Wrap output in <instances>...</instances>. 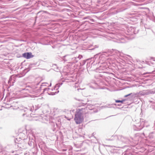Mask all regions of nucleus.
<instances>
[{
  "label": "nucleus",
  "mask_w": 155,
  "mask_h": 155,
  "mask_svg": "<svg viewBox=\"0 0 155 155\" xmlns=\"http://www.w3.org/2000/svg\"><path fill=\"white\" fill-rule=\"evenodd\" d=\"M49 88L48 87L45 88L44 89V91H48V90H49Z\"/></svg>",
  "instance_id": "obj_9"
},
{
  "label": "nucleus",
  "mask_w": 155,
  "mask_h": 155,
  "mask_svg": "<svg viewBox=\"0 0 155 155\" xmlns=\"http://www.w3.org/2000/svg\"><path fill=\"white\" fill-rule=\"evenodd\" d=\"M62 84V83H61V84H57L56 85V86L57 87H59Z\"/></svg>",
  "instance_id": "obj_7"
},
{
  "label": "nucleus",
  "mask_w": 155,
  "mask_h": 155,
  "mask_svg": "<svg viewBox=\"0 0 155 155\" xmlns=\"http://www.w3.org/2000/svg\"><path fill=\"white\" fill-rule=\"evenodd\" d=\"M72 61L73 63H76L78 61V60H77V58H72Z\"/></svg>",
  "instance_id": "obj_4"
},
{
  "label": "nucleus",
  "mask_w": 155,
  "mask_h": 155,
  "mask_svg": "<svg viewBox=\"0 0 155 155\" xmlns=\"http://www.w3.org/2000/svg\"><path fill=\"white\" fill-rule=\"evenodd\" d=\"M154 93L153 91L151 90H147L140 92V94L143 96L153 94Z\"/></svg>",
  "instance_id": "obj_2"
},
{
  "label": "nucleus",
  "mask_w": 155,
  "mask_h": 155,
  "mask_svg": "<svg viewBox=\"0 0 155 155\" xmlns=\"http://www.w3.org/2000/svg\"><path fill=\"white\" fill-rule=\"evenodd\" d=\"M133 94L132 93H131L130 94H129L127 95H125L124 96V97H127L128 96H131L132 94Z\"/></svg>",
  "instance_id": "obj_6"
},
{
  "label": "nucleus",
  "mask_w": 155,
  "mask_h": 155,
  "mask_svg": "<svg viewBox=\"0 0 155 155\" xmlns=\"http://www.w3.org/2000/svg\"><path fill=\"white\" fill-rule=\"evenodd\" d=\"M74 120L77 124H80L82 123L84 120V115L82 110L78 109L75 114Z\"/></svg>",
  "instance_id": "obj_1"
},
{
  "label": "nucleus",
  "mask_w": 155,
  "mask_h": 155,
  "mask_svg": "<svg viewBox=\"0 0 155 155\" xmlns=\"http://www.w3.org/2000/svg\"><path fill=\"white\" fill-rule=\"evenodd\" d=\"M82 58V56L81 55H79L78 57V58L79 60L81 59Z\"/></svg>",
  "instance_id": "obj_8"
},
{
  "label": "nucleus",
  "mask_w": 155,
  "mask_h": 155,
  "mask_svg": "<svg viewBox=\"0 0 155 155\" xmlns=\"http://www.w3.org/2000/svg\"><path fill=\"white\" fill-rule=\"evenodd\" d=\"M78 100V101H81V100H80V99H79V100Z\"/></svg>",
  "instance_id": "obj_11"
},
{
  "label": "nucleus",
  "mask_w": 155,
  "mask_h": 155,
  "mask_svg": "<svg viewBox=\"0 0 155 155\" xmlns=\"http://www.w3.org/2000/svg\"><path fill=\"white\" fill-rule=\"evenodd\" d=\"M51 84H50V86H51Z\"/></svg>",
  "instance_id": "obj_12"
},
{
  "label": "nucleus",
  "mask_w": 155,
  "mask_h": 155,
  "mask_svg": "<svg viewBox=\"0 0 155 155\" xmlns=\"http://www.w3.org/2000/svg\"><path fill=\"white\" fill-rule=\"evenodd\" d=\"M23 57L27 59H30L33 57L31 53L27 52L23 53L22 54Z\"/></svg>",
  "instance_id": "obj_3"
},
{
  "label": "nucleus",
  "mask_w": 155,
  "mask_h": 155,
  "mask_svg": "<svg viewBox=\"0 0 155 155\" xmlns=\"http://www.w3.org/2000/svg\"><path fill=\"white\" fill-rule=\"evenodd\" d=\"M125 101V100H123L122 101H119V100H116V102L117 103L118 102H121L123 103L124 101Z\"/></svg>",
  "instance_id": "obj_5"
},
{
  "label": "nucleus",
  "mask_w": 155,
  "mask_h": 155,
  "mask_svg": "<svg viewBox=\"0 0 155 155\" xmlns=\"http://www.w3.org/2000/svg\"><path fill=\"white\" fill-rule=\"evenodd\" d=\"M12 79V78L11 77H10V78L9 79V80L8 81V82L9 83H10V82H11V79Z\"/></svg>",
  "instance_id": "obj_10"
}]
</instances>
